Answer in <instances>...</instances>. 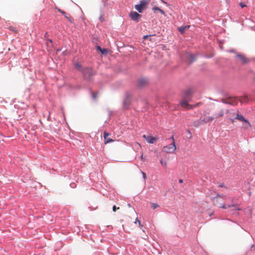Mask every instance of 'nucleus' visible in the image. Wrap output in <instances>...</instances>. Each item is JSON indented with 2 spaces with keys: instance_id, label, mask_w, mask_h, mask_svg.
I'll return each instance as SVG.
<instances>
[{
  "instance_id": "obj_1",
  "label": "nucleus",
  "mask_w": 255,
  "mask_h": 255,
  "mask_svg": "<svg viewBox=\"0 0 255 255\" xmlns=\"http://www.w3.org/2000/svg\"><path fill=\"white\" fill-rule=\"evenodd\" d=\"M226 196L224 195L217 194V196L216 197H214L213 199L214 204L216 206H217L223 209L235 207V205L234 204H232L231 205H225L223 202V199Z\"/></svg>"
},
{
  "instance_id": "obj_2",
  "label": "nucleus",
  "mask_w": 255,
  "mask_h": 255,
  "mask_svg": "<svg viewBox=\"0 0 255 255\" xmlns=\"http://www.w3.org/2000/svg\"><path fill=\"white\" fill-rule=\"evenodd\" d=\"M233 115L236 116L235 119L237 120L243 122L244 124L243 125V128L244 129H247L249 128L252 127L251 123L248 120L246 119L243 116L239 114V112L237 111L236 113H234Z\"/></svg>"
},
{
  "instance_id": "obj_3",
  "label": "nucleus",
  "mask_w": 255,
  "mask_h": 255,
  "mask_svg": "<svg viewBox=\"0 0 255 255\" xmlns=\"http://www.w3.org/2000/svg\"><path fill=\"white\" fill-rule=\"evenodd\" d=\"M171 138L172 139V142L168 145L164 146L163 147L162 151L163 152L167 153H172L176 150V147L174 142L173 136H172Z\"/></svg>"
},
{
  "instance_id": "obj_4",
  "label": "nucleus",
  "mask_w": 255,
  "mask_h": 255,
  "mask_svg": "<svg viewBox=\"0 0 255 255\" xmlns=\"http://www.w3.org/2000/svg\"><path fill=\"white\" fill-rule=\"evenodd\" d=\"M82 73L85 79L90 80L91 78L95 75V72L91 68H86L82 70Z\"/></svg>"
},
{
  "instance_id": "obj_5",
  "label": "nucleus",
  "mask_w": 255,
  "mask_h": 255,
  "mask_svg": "<svg viewBox=\"0 0 255 255\" xmlns=\"http://www.w3.org/2000/svg\"><path fill=\"white\" fill-rule=\"evenodd\" d=\"M150 0H142L140 1L139 4L135 5V8L140 13L142 12L146 6L149 3Z\"/></svg>"
},
{
  "instance_id": "obj_6",
  "label": "nucleus",
  "mask_w": 255,
  "mask_h": 255,
  "mask_svg": "<svg viewBox=\"0 0 255 255\" xmlns=\"http://www.w3.org/2000/svg\"><path fill=\"white\" fill-rule=\"evenodd\" d=\"M236 57L239 59L238 61L242 64H246L250 62V60L243 54H238Z\"/></svg>"
},
{
  "instance_id": "obj_7",
  "label": "nucleus",
  "mask_w": 255,
  "mask_h": 255,
  "mask_svg": "<svg viewBox=\"0 0 255 255\" xmlns=\"http://www.w3.org/2000/svg\"><path fill=\"white\" fill-rule=\"evenodd\" d=\"M129 16L132 20L136 22H138L140 18L141 17V15L138 14L136 11H131Z\"/></svg>"
},
{
  "instance_id": "obj_8",
  "label": "nucleus",
  "mask_w": 255,
  "mask_h": 255,
  "mask_svg": "<svg viewBox=\"0 0 255 255\" xmlns=\"http://www.w3.org/2000/svg\"><path fill=\"white\" fill-rule=\"evenodd\" d=\"M198 104L195 106H192L188 104V99L183 98L182 100L180 102V105L183 108H186L187 109H192L194 107L199 105Z\"/></svg>"
},
{
  "instance_id": "obj_9",
  "label": "nucleus",
  "mask_w": 255,
  "mask_h": 255,
  "mask_svg": "<svg viewBox=\"0 0 255 255\" xmlns=\"http://www.w3.org/2000/svg\"><path fill=\"white\" fill-rule=\"evenodd\" d=\"M142 137L146 139L147 142L149 143H154L156 140L157 138L156 137H153L152 136H150L149 135H146L144 134Z\"/></svg>"
},
{
  "instance_id": "obj_10",
  "label": "nucleus",
  "mask_w": 255,
  "mask_h": 255,
  "mask_svg": "<svg viewBox=\"0 0 255 255\" xmlns=\"http://www.w3.org/2000/svg\"><path fill=\"white\" fill-rule=\"evenodd\" d=\"M148 84V81L145 79H141L138 81L137 85L140 88H143Z\"/></svg>"
},
{
  "instance_id": "obj_11",
  "label": "nucleus",
  "mask_w": 255,
  "mask_h": 255,
  "mask_svg": "<svg viewBox=\"0 0 255 255\" xmlns=\"http://www.w3.org/2000/svg\"><path fill=\"white\" fill-rule=\"evenodd\" d=\"M239 99L237 98H232L228 100V101L226 102L227 104H231L232 105H237L238 103Z\"/></svg>"
},
{
  "instance_id": "obj_12",
  "label": "nucleus",
  "mask_w": 255,
  "mask_h": 255,
  "mask_svg": "<svg viewBox=\"0 0 255 255\" xmlns=\"http://www.w3.org/2000/svg\"><path fill=\"white\" fill-rule=\"evenodd\" d=\"M214 120V117H210V116H206L205 115L204 117L201 118V122L204 123H208L210 122H212Z\"/></svg>"
},
{
  "instance_id": "obj_13",
  "label": "nucleus",
  "mask_w": 255,
  "mask_h": 255,
  "mask_svg": "<svg viewBox=\"0 0 255 255\" xmlns=\"http://www.w3.org/2000/svg\"><path fill=\"white\" fill-rule=\"evenodd\" d=\"M109 135V134L108 133H107L106 131L104 132V137L105 139V144H107L109 142H113L114 141V140H113L112 139L108 138Z\"/></svg>"
},
{
  "instance_id": "obj_14",
  "label": "nucleus",
  "mask_w": 255,
  "mask_h": 255,
  "mask_svg": "<svg viewBox=\"0 0 255 255\" xmlns=\"http://www.w3.org/2000/svg\"><path fill=\"white\" fill-rule=\"evenodd\" d=\"M192 94V90L191 89H188L186 90L183 94V98L188 99Z\"/></svg>"
},
{
  "instance_id": "obj_15",
  "label": "nucleus",
  "mask_w": 255,
  "mask_h": 255,
  "mask_svg": "<svg viewBox=\"0 0 255 255\" xmlns=\"http://www.w3.org/2000/svg\"><path fill=\"white\" fill-rule=\"evenodd\" d=\"M190 27L189 25H186L184 26H180L178 28V30L181 33H183L185 31L188 29Z\"/></svg>"
},
{
  "instance_id": "obj_16",
  "label": "nucleus",
  "mask_w": 255,
  "mask_h": 255,
  "mask_svg": "<svg viewBox=\"0 0 255 255\" xmlns=\"http://www.w3.org/2000/svg\"><path fill=\"white\" fill-rule=\"evenodd\" d=\"M152 9L154 12H155L156 11H158L163 15H165L164 11L161 9L159 8L158 7H154Z\"/></svg>"
},
{
  "instance_id": "obj_17",
  "label": "nucleus",
  "mask_w": 255,
  "mask_h": 255,
  "mask_svg": "<svg viewBox=\"0 0 255 255\" xmlns=\"http://www.w3.org/2000/svg\"><path fill=\"white\" fill-rule=\"evenodd\" d=\"M58 11L59 12L61 13L62 14H63V15L65 16V17L66 18H67L70 22H71V23L72 22V20H71V19L70 18V17H69V16H68L67 14L65 11H63V10H62L61 9H59V8H58Z\"/></svg>"
},
{
  "instance_id": "obj_18",
  "label": "nucleus",
  "mask_w": 255,
  "mask_h": 255,
  "mask_svg": "<svg viewBox=\"0 0 255 255\" xmlns=\"http://www.w3.org/2000/svg\"><path fill=\"white\" fill-rule=\"evenodd\" d=\"M188 58L190 63L195 61L196 59L195 56L191 54H188Z\"/></svg>"
},
{
  "instance_id": "obj_19",
  "label": "nucleus",
  "mask_w": 255,
  "mask_h": 255,
  "mask_svg": "<svg viewBox=\"0 0 255 255\" xmlns=\"http://www.w3.org/2000/svg\"><path fill=\"white\" fill-rule=\"evenodd\" d=\"M97 48L98 50H99L102 54H105L108 52V50L107 49H102L101 47L99 46L97 47Z\"/></svg>"
},
{
  "instance_id": "obj_20",
  "label": "nucleus",
  "mask_w": 255,
  "mask_h": 255,
  "mask_svg": "<svg viewBox=\"0 0 255 255\" xmlns=\"http://www.w3.org/2000/svg\"><path fill=\"white\" fill-rule=\"evenodd\" d=\"M92 97L93 100H96L98 98V93L97 92H92Z\"/></svg>"
},
{
  "instance_id": "obj_21",
  "label": "nucleus",
  "mask_w": 255,
  "mask_h": 255,
  "mask_svg": "<svg viewBox=\"0 0 255 255\" xmlns=\"http://www.w3.org/2000/svg\"><path fill=\"white\" fill-rule=\"evenodd\" d=\"M151 208H152L153 210H154V209H155L156 208H158V207H159V206L158 204H156V203H151Z\"/></svg>"
},
{
  "instance_id": "obj_22",
  "label": "nucleus",
  "mask_w": 255,
  "mask_h": 255,
  "mask_svg": "<svg viewBox=\"0 0 255 255\" xmlns=\"http://www.w3.org/2000/svg\"><path fill=\"white\" fill-rule=\"evenodd\" d=\"M75 65V68L77 70L82 71L83 69H82V68H81V65L79 63H76Z\"/></svg>"
},
{
  "instance_id": "obj_23",
  "label": "nucleus",
  "mask_w": 255,
  "mask_h": 255,
  "mask_svg": "<svg viewBox=\"0 0 255 255\" xmlns=\"http://www.w3.org/2000/svg\"><path fill=\"white\" fill-rule=\"evenodd\" d=\"M160 162L161 163V164L164 166V167H166V165H167V163L165 161H163L162 159H161L160 160Z\"/></svg>"
},
{
  "instance_id": "obj_24",
  "label": "nucleus",
  "mask_w": 255,
  "mask_h": 255,
  "mask_svg": "<svg viewBox=\"0 0 255 255\" xmlns=\"http://www.w3.org/2000/svg\"><path fill=\"white\" fill-rule=\"evenodd\" d=\"M9 29L11 30V31H13L15 32H17V30H16V28L13 27V26H9Z\"/></svg>"
},
{
  "instance_id": "obj_25",
  "label": "nucleus",
  "mask_w": 255,
  "mask_h": 255,
  "mask_svg": "<svg viewBox=\"0 0 255 255\" xmlns=\"http://www.w3.org/2000/svg\"><path fill=\"white\" fill-rule=\"evenodd\" d=\"M218 115H219V117H223V115H224V111H223V110H220V111L219 112Z\"/></svg>"
},
{
  "instance_id": "obj_26",
  "label": "nucleus",
  "mask_w": 255,
  "mask_h": 255,
  "mask_svg": "<svg viewBox=\"0 0 255 255\" xmlns=\"http://www.w3.org/2000/svg\"><path fill=\"white\" fill-rule=\"evenodd\" d=\"M117 209H119V207L117 208L115 205L113 207V210L114 212H116Z\"/></svg>"
},
{
  "instance_id": "obj_27",
  "label": "nucleus",
  "mask_w": 255,
  "mask_h": 255,
  "mask_svg": "<svg viewBox=\"0 0 255 255\" xmlns=\"http://www.w3.org/2000/svg\"><path fill=\"white\" fill-rule=\"evenodd\" d=\"M240 5L241 6V7L242 8H244V7L247 6V5L245 4H244V3H242V2H240Z\"/></svg>"
},
{
  "instance_id": "obj_28",
  "label": "nucleus",
  "mask_w": 255,
  "mask_h": 255,
  "mask_svg": "<svg viewBox=\"0 0 255 255\" xmlns=\"http://www.w3.org/2000/svg\"><path fill=\"white\" fill-rule=\"evenodd\" d=\"M100 20L101 22H103L104 20V15L103 14H101V15L100 16Z\"/></svg>"
},
{
  "instance_id": "obj_29",
  "label": "nucleus",
  "mask_w": 255,
  "mask_h": 255,
  "mask_svg": "<svg viewBox=\"0 0 255 255\" xmlns=\"http://www.w3.org/2000/svg\"><path fill=\"white\" fill-rule=\"evenodd\" d=\"M142 175H143V178H144V179H145L146 178V174L144 172H142Z\"/></svg>"
},
{
  "instance_id": "obj_30",
  "label": "nucleus",
  "mask_w": 255,
  "mask_h": 255,
  "mask_svg": "<svg viewBox=\"0 0 255 255\" xmlns=\"http://www.w3.org/2000/svg\"><path fill=\"white\" fill-rule=\"evenodd\" d=\"M138 225L140 229H142L143 228V225L141 224L140 221H138Z\"/></svg>"
},
{
  "instance_id": "obj_31",
  "label": "nucleus",
  "mask_w": 255,
  "mask_h": 255,
  "mask_svg": "<svg viewBox=\"0 0 255 255\" xmlns=\"http://www.w3.org/2000/svg\"><path fill=\"white\" fill-rule=\"evenodd\" d=\"M246 98H247V97H245L244 98L240 100V102H241V103H243V102H244V101H245V99H246Z\"/></svg>"
},
{
  "instance_id": "obj_32",
  "label": "nucleus",
  "mask_w": 255,
  "mask_h": 255,
  "mask_svg": "<svg viewBox=\"0 0 255 255\" xmlns=\"http://www.w3.org/2000/svg\"><path fill=\"white\" fill-rule=\"evenodd\" d=\"M138 221H140L137 218H136V219H135V221L134 222V223L136 224L137 222L138 223Z\"/></svg>"
},
{
  "instance_id": "obj_33",
  "label": "nucleus",
  "mask_w": 255,
  "mask_h": 255,
  "mask_svg": "<svg viewBox=\"0 0 255 255\" xmlns=\"http://www.w3.org/2000/svg\"><path fill=\"white\" fill-rule=\"evenodd\" d=\"M179 182L180 183H183V180L182 179H179Z\"/></svg>"
},
{
  "instance_id": "obj_34",
  "label": "nucleus",
  "mask_w": 255,
  "mask_h": 255,
  "mask_svg": "<svg viewBox=\"0 0 255 255\" xmlns=\"http://www.w3.org/2000/svg\"><path fill=\"white\" fill-rule=\"evenodd\" d=\"M140 158L141 160H143V154H141V156H140Z\"/></svg>"
},
{
  "instance_id": "obj_35",
  "label": "nucleus",
  "mask_w": 255,
  "mask_h": 255,
  "mask_svg": "<svg viewBox=\"0 0 255 255\" xmlns=\"http://www.w3.org/2000/svg\"><path fill=\"white\" fill-rule=\"evenodd\" d=\"M47 41H48V42H50L51 43H52V40H50V39H48V40H47Z\"/></svg>"
},
{
  "instance_id": "obj_36",
  "label": "nucleus",
  "mask_w": 255,
  "mask_h": 255,
  "mask_svg": "<svg viewBox=\"0 0 255 255\" xmlns=\"http://www.w3.org/2000/svg\"><path fill=\"white\" fill-rule=\"evenodd\" d=\"M162 2L163 3H166V4L167 3H166L164 0H162Z\"/></svg>"
},
{
  "instance_id": "obj_37",
  "label": "nucleus",
  "mask_w": 255,
  "mask_h": 255,
  "mask_svg": "<svg viewBox=\"0 0 255 255\" xmlns=\"http://www.w3.org/2000/svg\"><path fill=\"white\" fill-rule=\"evenodd\" d=\"M230 120H231V122H232V123H233L234 122V120H233V119H230Z\"/></svg>"
},
{
  "instance_id": "obj_38",
  "label": "nucleus",
  "mask_w": 255,
  "mask_h": 255,
  "mask_svg": "<svg viewBox=\"0 0 255 255\" xmlns=\"http://www.w3.org/2000/svg\"><path fill=\"white\" fill-rule=\"evenodd\" d=\"M236 210H240V209H239V208H238V209H236Z\"/></svg>"
}]
</instances>
